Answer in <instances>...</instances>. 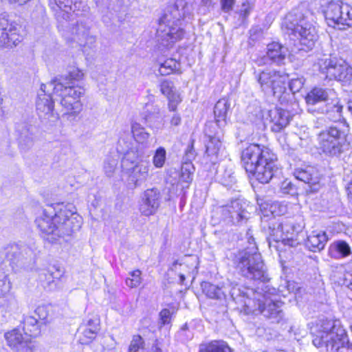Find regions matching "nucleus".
I'll use <instances>...</instances> for the list:
<instances>
[{
  "label": "nucleus",
  "instance_id": "nucleus-1",
  "mask_svg": "<svg viewBox=\"0 0 352 352\" xmlns=\"http://www.w3.org/2000/svg\"><path fill=\"white\" fill-rule=\"evenodd\" d=\"M309 111L324 114L333 123L318 135V148L327 157L340 158L350 149L349 126L342 118L343 106L331 89L315 87L306 96Z\"/></svg>",
  "mask_w": 352,
  "mask_h": 352
},
{
  "label": "nucleus",
  "instance_id": "nucleus-2",
  "mask_svg": "<svg viewBox=\"0 0 352 352\" xmlns=\"http://www.w3.org/2000/svg\"><path fill=\"white\" fill-rule=\"evenodd\" d=\"M35 223L43 236L54 242L78 230L82 219L72 204L56 203L44 208L35 219Z\"/></svg>",
  "mask_w": 352,
  "mask_h": 352
},
{
  "label": "nucleus",
  "instance_id": "nucleus-3",
  "mask_svg": "<svg viewBox=\"0 0 352 352\" xmlns=\"http://www.w3.org/2000/svg\"><path fill=\"white\" fill-rule=\"evenodd\" d=\"M254 77L261 91L265 95L273 96L282 105L292 103L294 94L303 87L304 79L293 78L289 81V75L274 69H258L254 68Z\"/></svg>",
  "mask_w": 352,
  "mask_h": 352
},
{
  "label": "nucleus",
  "instance_id": "nucleus-4",
  "mask_svg": "<svg viewBox=\"0 0 352 352\" xmlns=\"http://www.w3.org/2000/svg\"><path fill=\"white\" fill-rule=\"evenodd\" d=\"M312 342L322 352H352V342L339 320H321Z\"/></svg>",
  "mask_w": 352,
  "mask_h": 352
},
{
  "label": "nucleus",
  "instance_id": "nucleus-5",
  "mask_svg": "<svg viewBox=\"0 0 352 352\" xmlns=\"http://www.w3.org/2000/svg\"><path fill=\"white\" fill-rule=\"evenodd\" d=\"M233 263L242 276L254 281L266 283L270 278L258 248H245L234 254Z\"/></svg>",
  "mask_w": 352,
  "mask_h": 352
},
{
  "label": "nucleus",
  "instance_id": "nucleus-6",
  "mask_svg": "<svg viewBox=\"0 0 352 352\" xmlns=\"http://www.w3.org/2000/svg\"><path fill=\"white\" fill-rule=\"evenodd\" d=\"M307 14L308 12L305 14L298 10H294L286 15L283 26L287 34L296 36L301 45L311 50L318 35L315 26L308 21Z\"/></svg>",
  "mask_w": 352,
  "mask_h": 352
},
{
  "label": "nucleus",
  "instance_id": "nucleus-7",
  "mask_svg": "<svg viewBox=\"0 0 352 352\" xmlns=\"http://www.w3.org/2000/svg\"><path fill=\"white\" fill-rule=\"evenodd\" d=\"M270 236L268 239L269 247L277 252L286 250V247L295 248L300 243L299 237L303 238L302 228L290 221L279 223L277 228L270 226Z\"/></svg>",
  "mask_w": 352,
  "mask_h": 352
},
{
  "label": "nucleus",
  "instance_id": "nucleus-8",
  "mask_svg": "<svg viewBox=\"0 0 352 352\" xmlns=\"http://www.w3.org/2000/svg\"><path fill=\"white\" fill-rule=\"evenodd\" d=\"M84 74L76 67H69L67 74L58 76L47 84H42V89L45 91L52 90L54 95H67L69 96L81 97L84 94L82 87L76 85V82H79L83 78Z\"/></svg>",
  "mask_w": 352,
  "mask_h": 352
},
{
  "label": "nucleus",
  "instance_id": "nucleus-9",
  "mask_svg": "<svg viewBox=\"0 0 352 352\" xmlns=\"http://www.w3.org/2000/svg\"><path fill=\"white\" fill-rule=\"evenodd\" d=\"M185 32L181 28V20L175 19L171 12H166L159 19L156 39L159 45L169 48L183 38Z\"/></svg>",
  "mask_w": 352,
  "mask_h": 352
},
{
  "label": "nucleus",
  "instance_id": "nucleus-10",
  "mask_svg": "<svg viewBox=\"0 0 352 352\" xmlns=\"http://www.w3.org/2000/svg\"><path fill=\"white\" fill-rule=\"evenodd\" d=\"M258 293L263 295V299H258V308L263 317L270 323H285V314L282 308L283 303L271 298V295L276 293V289H270L269 285H265V288H261Z\"/></svg>",
  "mask_w": 352,
  "mask_h": 352
},
{
  "label": "nucleus",
  "instance_id": "nucleus-11",
  "mask_svg": "<svg viewBox=\"0 0 352 352\" xmlns=\"http://www.w3.org/2000/svg\"><path fill=\"white\" fill-rule=\"evenodd\" d=\"M325 20L329 26L352 24V6L346 1H331L322 10Z\"/></svg>",
  "mask_w": 352,
  "mask_h": 352
},
{
  "label": "nucleus",
  "instance_id": "nucleus-12",
  "mask_svg": "<svg viewBox=\"0 0 352 352\" xmlns=\"http://www.w3.org/2000/svg\"><path fill=\"white\" fill-rule=\"evenodd\" d=\"M321 73L329 80L349 82L352 78V68L345 61L338 60L336 57H324L318 60Z\"/></svg>",
  "mask_w": 352,
  "mask_h": 352
},
{
  "label": "nucleus",
  "instance_id": "nucleus-13",
  "mask_svg": "<svg viewBox=\"0 0 352 352\" xmlns=\"http://www.w3.org/2000/svg\"><path fill=\"white\" fill-rule=\"evenodd\" d=\"M247 204L241 199H234L226 205L220 206L218 210L221 220L228 225L241 226L250 218Z\"/></svg>",
  "mask_w": 352,
  "mask_h": 352
},
{
  "label": "nucleus",
  "instance_id": "nucleus-14",
  "mask_svg": "<svg viewBox=\"0 0 352 352\" xmlns=\"http://www.w3.org/2000/svg\"><path fill=\"white\" fill-rule=\"evenodd\" d=\"M268 156H272V152L268 148L257 144H250L241 152V162L246 172L253 171L256 166Z\"/></svg>",
  "mask_w": 352,
  "mask_h": 352
},
{
  "label": "nucleus",
  "instance_id": "nucleus-15",
  "mask_svg": "<svg viewBox=\"0 0 352 352\" xmlns=\"http://www.w3.org/2000/svg\"><path fill=\"white\" fill-rule=\"evenodd\" d=\"M51 91H48V88H46L44 91L42 89L41 85L36 102L37 114L41 121L45 124L54 122L58 118V114L54 112Z\"/></svg>",
  "mask_w": 352,
  "mask_h": 352
},
{
  "label": "nucleus",
  "instance_id": "nucleus-16",
  "mask_svg": "<svg viewBox=\"0 0 352 352\" xmlns=\"http://www.w3.org/2000/svg\"><path fill=\"white\" fill-rule=\"evenodd\" d=\"M280 169L276 163V157L272 153V156H268L256 166L251 174L258 182L261 184L269 183L273 177L280 173Z\"/></svg>",
  "mask_w": 352,
  "mask_h": 352
},
{
  "label": "nucleus",
  "instance_id": "nucleus-17",
  "mask_svg": "<svg viewBox=\"0 0 352 352\" xmlns=\"http://www.w3.org/2000/svg\"><path fill=\"white\" fill-rule=\"evenodd\" d=\"M293 175L297 179L308 185L307 192H316L321 186L322 176L318 168L314 166L302 165L295 168Z\"/></svg>",
  "mask_w": 352,
  "mask_h": 352
},
{
  "label": "nucleus",
  "instance_id": "nucleus-18",
  "mask_svg": "<svg viewBox=\"0 0 352 352\" xmlns=\"http://www.w3.org/2000/svg\"><path fill=\"white\" fill-rule=\"evenodd\" d=\"M195 157V151L192 144H191L187 146L185 151L179 175L177 185L181 186L182 190L188 188L193 179L195 168L192 163V160Z\"/></svg>",
  "mask_w": 352,
  "mask_h": 352
},
{
  "label": "nucleus",
  "instance_id": "nucleus-19",
  "mask_svg": "<svg viewBox=\"0 0 352 352\" xmlns=\"http://www.w3.org/2000/svg\"><path fill=\"white\" fill-rule=\"evenodd\" d=\"M8 344L16 352H33L36 348L35 342L28 334L14 329L5 334Z\"/></svg>",
  "mask_w": 352,
  "mask_h": 352
},
{
  "label": "nucleus",
  "instance_id": "nucleus-20",
  "mask_svg": "<svg viewBox=\"0 0 352 352\" xmlns=\"http://www.w3.org/2000/svg\"><path fill=\"white\" fill-rule=\"evenodd\" d=\"M21 40L22 36L19 34L17 24L5 18H0V47H12L16 46Z\"/></svg>",
  "mask_w": 352,
  "mask_h": 352
},
{
  "label": "nucleus",
  "instance_id": "nucleus-21",
  "mask_svg": "<svg viewBox=\"0 0 352 352\" xmlns=\"http://www.w3.org/2000/svg\"><path fill=\"white\" fill-rule=\"evenodd\" d=\"M32 254L30 248L25 244L13 243L5 246L1 251V256L9 262L10 265L18 264L23 259H27Z\"/></svg>",
  "mask_w": 352,
  "mask_h": 352
},
{
  "label": "nucleus",
  "instance_id": "nucleus-22",
  "mask_svg": "<svg viewBox=\"0 0 352 352\" xmlns=\"http://www.w3.org/2000/svg\"><path fill=\"white\" fill-rule=\"evenodd\" d=\"M228 286H226V292H229L232 300L236 303L241 304L251 311V302H253L254 300L251 299L250 296L254 294V290L242 285H239L235 282L228 280Z\"/></svg>",
  "mask_w": 352,
  "mask_h": 352
},
{
  "label": "nucleus",
  "instance_id": "nucleus-23",
  "mask_svg": "<svg viewBox=\"0 0 352 352\" xmlns=\"http://www.w3.org/2000/svg\"><path fill=\"white\" fill-rule=\"evenodd\" d=\"M150 164L148 161L140 160L129 169L125 170L128 174L129 184L132 187L140 186L148 176Z\"/></svg>",
  "mask_w": 352,
  "mask_h": 352
},
{
  "label": "nucleus",
  "instance_id": "nucleus-24",
  "mask_svg": "<svg viewBox=\"0 0 352 352\" xmlns=\"http://www.w3.org/2000/svg\"><path fill=\"white\" fill-rule=\"evenodd\" d=\"M160 193L157 188L145 190L140 205V211L144 216L154 214L160 204Z\"/></svg>",
  "mask_w": 352,
  "mask_h": 352
},
{
  "label": "nucleus",
  "instance_id": "nucleus-25",
  "mask_svg": "<svg viewBox=\"0 0 352 352\" xmlns=\"http://www.w3.org/2000/svg\"><path fill=\"white\" fill-rule=\"evenodd\" d=\"M266 54L270 64L280 67L286 64L289 50L280 43L273 41L267 45Z\"/></svg>",
  "mask_w": 352,
  "mask_h": 352
},
{
  "label": "nucleus",
  "instance_id": "nucleus-26",
  "mask_svg": "<svg viewBox=\"0 0 352 352\" xmlns=\"http://www.w3.org/2000/svg\"><path fill=\"white\" fill-rule=\"evenodd\" d=\"M206 147L208 163L211 166H216L219 160L223 157L225 149L220 136L208 135V140L206 144ZM206 164H208V162Z\"/></svg>",
  "mask_w": 352,
  "mask_h": 352
},
{
  "label": "nucleus",
  "instance_id": "nucleus-27",
  "mask_svg": "<svg viewBox=\"0 0 352 352\" xmlns=\"http://www.w3.org/2000/svg\"><path fill=\"white\" fill-rule=\"evenodd\" d=\"M267 116L272 124L271 130L273 132H280L289 123L292 116L289 112L281 108L274 107L267 111Z\"/></svg>",
  "mask_w": 352,
  "mask_h": 352
},
{
  "label": "nucleus",
  "instance_id": "nucleus-28",
  "mask_svg": "<svg viewBox=\"0 0 352 352\" xmlns=\"http://www.w3.org/2000/svg\"><path fill=\"white\" fill-rule=\"evenodd\" d=\"M160 91L168 99V109L169 111L175 112L177 111V106L182 99L180 94L176 89L173 81L168 79H164L161 81Z\"/></svg>",
  "mask_w": 352,
  "mask_h": 352
},
{
  "label": "nucleus",
  "instance_id": "nucleus-29",
  "mask_svg": "<svg viewBox=\"0 0 352 352\" xmlns=\"http://www.w3.org/2000/svg\"><path fill=\"white\" fill-rule=\"evenodd\" d=\"M100 331V320L98 318L89 319L82 323L78 328V332L82 335L80 342L82 344L90 343L96 337Z\"/></svg>",
  "mask_w": 352,
  "mask_h": 352
},
{
  "label": "nucleus",
  "instance_id": "nucleus-30",
  "mask_svg": "<svg viewBox=\"0 0 352 352\" xmlns=\"http://www.w3.org/2000/svg\"><path fill=\"white\" fill-rule=\"evenodd\" d=\"M212 166L216 173V179L223 186L231 187L236 182L232 163L223 162L217 167L216 166Z\"/></svg>",
  "mask_w": 352,
  "mask_h": 352
},
{
  "label": "nucleus",
  "instance_id": "nucleus-31",
  "mask_svg": "<svg viewBox=\"0 0 352 352\" xmlns=\"http://www.w3.org/2000/svg\"><path fill=\"white\" fill-rule=\"evenodd\" d=\"M17 141L21 152H28L34 145L33 127L23 123L16 127Z\"/></svg>",
  "mask_w": 352,
  "mask_h": 352
},
{
  "label": "nucleus",
  "instance_id": "nucleus-32",
  "mask_svg": "<svg viewBox=\"0 0 352 352\" xmlns=\"http://www.w3.org/2000/svg\"><path fill=\"white\" fill-rule=\"evenodd\" d=\"M142 116L150 127L159 128L162 122L160 105L154 102H148L145 104Z\"/></svg>",
  "mask_w": 352,
  "mask_h": 352
},
{
  "label": "nucleus",
  "instance_id": "nucleus-33",
  "mask_svg": "<svg viewBox=\"0 0 352 352\" xmlns=\"http://www.w3.org/2000/svg\"><path fill=\"white\" fill-rule=\"evenodd\" d=\"M327 240L325 232L314 230L307 236L305 245L309 251L320 252L324 249Z\"/></svg>",
  "mask_w": 352,
  "mask_h": 352
},
{
  "label": "nucleus",
  "instance_id": "nucleus-34",
  "mask_svg": "<svg viewBox=\"0 0 352 352\" xmlns=\"http://www.w3.org/2000/svg\"><path fill=\"white\" fill-rule=\"evenodd\" d=\"M67 95H58L61 97L60 104L65 109V116L75 117L82 110V103L80 100V97H72Z\"/></svg>",
  "mask_w": 352,
  "mask_h": 352
},
{
  "label": "nucleus",
  "instance_id": "nucleus-35",
  "mask_svg": "<svg viewBox=\"0 0 352 352\" xmlns=\"http://www.w3.org/2000/svg\"><path fill=\"white\" fill-rule=\"evenodd\" d=\"M351 253V248L349 243L342 240L334 241L329 248V255L336 259L346 258Z\"/></svg>",
  "mask_w": 352,
  "mask_h": 352
},
{
  "label": "nucleus",
  "instance_id": "nucleus-36",
  "mask_svg": "<svg viewBox=\"0 0 352 352\" xmlns=\"http://www.w3.org/2000/svg\"><path fill=\"white\" fill-rule=\"evenodd\" d=\"M257 204L264 216L268 217L271 214L275 217L283 213L284 206L278 201H264L257 198Z\"/></svg>",
  "mask_w": 352,
  "mask_h": 352
},
{
  "label": "nucleus",
  "instance_id": "nucleus-37",
  "mask_svg": "<svg viewBox=\"0 0 352 352\" xmlns=\"http://www.w3.org/2000/svg\"><path fill=\"white\" fill-rule=\"evenodd\" d=\"M230 107V102L226 98L219 100L214 107V114L216 123L219 126L226 124L228 113Z\"/></svg>",
  "mask_w": 352,
  "mask_h": 352
},
{
  "label": "nucleus",
  "instance_id": "nucleus-38",
  "mask_svg": "<svg viewBox=\"0 0 352 352\" xmlns=\"http://www.w3.org/2000/svg\"><path fill=\"white\" fill-rule=\"evenodd\" d=\"M203 292L210 298L221 300L226 298V287H219L210 282L201 283Z\"/></svg>",
  "mask_w": 352,
  "mask_h": 352
},
{
  "label": "nucleus",
  "instance_id": "nucleus-39",
  "mask_svg": "<svg viewBox=\"0 0 352 352\" xmlns=\"http://www.w3.org/2000/svg\"><path fill=\"white\" fill-rule=\"evenodd\" d=\"M41 324L35 316H27L23 318V331L33 339L40 333Z\"/></svg>",
  "mask_w": 352,
  "mask_h": 352
},
{
  "label": "nucleus",
  "instance_id": "nucleus-40",
  "mask_svg": "<svg viewBox=\"0 0 352 352\" xmlns=\"http://www.w3.org/2000/svg\"><path fill=\"white\" fill-rule=\"evenodd\" d=\"M89 26L85 21H77L70 28V32L72 35V40L78 43H82V41H85V36L89 32Z\"/></svg>",
  "mask_w": 352,
  "mask_h": 352
},
{
  "label": "nucleus",
  "instance_id": "nucleus-41",
  "mask_svg": "<svg viewBox=\"0 0 352 352\" xmlns=\"http://www.w3.org/2000/svg\"><path fill=\"white\" fill-rule=\"evenodd\" d=\"M199 352H234L227 342L223 340H214L201 345Z\"/></svg>",
  "mask_w": 352,
  "mask_h": 352
},
{
  "label": "nucleus",
  "instance_id": "nucleus-42",
  "mask_svg": "<svg viewBox=\"0 0 352 352\" xmlns=\"http://www.w3.org/2000/svg\"><path fill=\"white\" fill-rule=\"evenodd\" d=\"M131 133L135 141L139 144H147L150 134L146 131L145 129L138 122H133L131 124Z\"/></svg>",
  "mask_w": 352,
  "mask_h": 352
},
{
  "label": "nucleus",
  "instance_id": "nucleus-43",
  "mask_svg": "<svg viewBox=\"0 0 352 352\" xmlns=\"http://www.w3.org/2000/svg\"><path fill=\"white\" fill-rule=\"evenodd\" d=\"M138 151L133 149L126 151L122 160V167L124 170L129 169L137 162H140L141 160Z\"/></svg>",
  "mask_w": 352,
  "mask_h": 352
},
{
  "label": "nucleus",
  "instance_id": "nucleus-44",
  "mask_svg": "<svg viewBox=\"0 0 352 352\" xmlns=\"http://www.w3.org/2000/svg\"><path fill=\"white\" fill-rule=\"evenodd\" d=\"M0 306L6 311L11 313L16 311L19 309L18 302L12 295L0 298Z\"/></svg>",
  "mask_w": 352,
  "mask_h": 352
},
{
  "label": "nucleus",
  "instance_id": "nucleus-45",
  "mask_svg": "<svg viewBox=\"0 0 352 352\" xmlns=\"http://www.w3.org/2000/svg\"><path fill=\"white\" fill-rule=\"evenodd\" d=\"M253 9V5L246 1L241 5L240 10L235 12V14L239 15L238 25H241L245 23L250 12Z\"/></svg>",
  "mask_w": 352,
  "mask_h": 352
},
{
  "label": "nucleus",
  "instance_id": "nucleus-46",
  "mask_svg": "<svg viewBox=\"0 0 352 352\" xmlns=\"http://www.w3.org/2000/svg\"><path fill=\"white\" fill-rule=\"evenodd\" d=\"M177 63L175 59L170 58L161 63L159 68V73L162 76H166L172 74L176 69Z\"/></svg>",
  "mask_w": 352,
  "mask_h": 352
},
{
  "label": "nucleus",
  "instance_id": "nucleus-47",
  "mask_svg": "<svg viewBox=\"0 0 352 352\" xmlns=\"http://www.w3.org/2000/svg\"><path fill=\"white\" fill-rule=\"evenodd\" d=\"M166 152L164 148H158L153 158V163L156 168H162L166 161Z\"/></svg>",
  "mask_w": 352,
  "mask_h": 352
},
{
  "label": "nucleus",
  "instance_id": "nucleus-48",
  "mask_svg": "<svg viewBox=\"0 0 352 352\" xmlns=\"http://www.w3.org/2000/svg\"><path fill=\"white\" fill-rule=\"evenodd\" d=\"M118 161V159L108 157L104 162V170L107 177H111L116 169Z\"/></svg>",
  "mask_w": 352,
  "mask_h": 352
},
{
  "label": "nucleus",
  "instance_id": "nucleus-49",
  "mask_svg": "<svg viewBox=\"0 0 352 352\" xmlns=\"http://www.w3.org/2000/svg\"><path fill=\"white\" fill-rule=\"evenodd\" d=\"M141 272L139 270H134L130 273V277L125 280L126 285L131 287H137L141 283Z\"/></svg>",
  "mask_w": 352,
  "mask_h": 352
},
{
  "label": "nucleus",
  "instance_id": "nucleus-50",
  "mask_svg": "<svg viewBox=\"0 0 352 352\" xmlns=\"http://www.w3.org/2000/svg\"><path fill=\"white\" fill-rule=\"evenodd\" d=\"M280 192L284 195H289L291 196L298 194L296 186L288 179H285L281 183Z\"/></svg>",
  "mask_w": 352,
  "mask_h": 352
},
{
  "label": "nucleus",
  "instance_id": "nucleus-51",
  "mask_svg": "<svg viewBox=\"0 0 352 352\" xmlns=\"http://www.w3.org/2000/svg\"><path fill=\"white\" fill-rule=\"evenodd\" d=\"M143 345L142 338L139 335L134 336L129 345V352H138L140 349L143 347Z\"/></svg>",
  "mask_w": 352,
  "mask_h": 352
},
{
  "label": "nucleus",
  "instance_id": "nucleus-52",
  "mask_svg": "<svg viewBox=\"0 0 352 352\" xmlns=\"http://www.w3.org/2000/svg\"><path fill=\"white\" fill-rule=\"evenodd\" d=\"M32 316H35V317L38 319V321L43 323V321H44L48 316L47 307L45 306H38L34 310Z\"/></svg>",
  "mask_w": 352,
  "mask_h": 352
},
{
  "label": "nucleus",
  "instance_id": "nucleus-53",
  "mask_svg": "<svg viewBox=\"0 0 352 352\" xmlns=\"http://www.w3.org/2000/svg\"><path fill=\"white\" fill-rule=\"evenodd\" d=\"M11 286L9 282L6 280H0V298L6 297L7 295H10L9 292Z\"/></svg>",
  "mask_w": 352,
  "mask_h": 352
},
{
  "label": "nucleus",
  "instance_id": "nucleus-54",
  "mask_svg": "<svg viewBox=\"0 0 352 352\" xmlns=\"http://www.w3.org/2000/svg\"><path fill=\"white\" fill-rule=\"evenodd\" d=\"M347 268L351 271L344 274L343 284L352 291V263L347 265Z\"/></svg>",
  "mask_w": 352,
  "mask_h": 352
},
{
  "label": "nucleus",
  "instance_id": "nucleus-55",
  "mask_svg": "<svg viewBox=\"0 0 352 352\" xmlns=\"http://www.w3.org/2000/svg\"><path fill=\"white\" fill-rule=\"evenodd\" d=\"M161 324L163 325L169 324L171 320V314L169 309H164L160 313Z\"/></svg>",
  "mask_w": 352,
  "mask_h": 352
},
{
  "label": "nucleus",
  "instance_id": "nucleus-56",
  "mask_svg": "<svg viewBox=\"0 0 352 352\" xmlns=\"http://www.w3.org/2000/svg\"><path fill=\"white\" fill-rule=\"evenodd\" d=\"M48 283L54 282V278H60L62 276V272L59 269H56V272L47 271V273L44 274Z\"/></svg>",
  "mask_w": 352,
  "mask_h": 352
},
{
  "label": "nucleus",
  "instance_id": "nucleus-57",
  "mask_svg": "<svg viewBox=\"0 0 352 352\" xmlns=\"http://www.w3.org/2000/svg\"><path fill=\"white\" fill-rule=\"evenodd\" d=\"M235 0H221V9L224 12L232 10Z\"/></svg>",
  "mask_w": 352,
  "mask_h": 352
},
{
  "label": "nucleus",
  "instance_id": "nucleus-58",
  "mask_svg": "<svg viewBox=\"0 0 352 352\" xmlns=\"http://www.w3.org/2000/svg\"><path fill=\"white\" fill-rule=\"evenodd\" d=\"M96 41V37L95 36L91 35L89 32L86 36H85V41H82V43H78L80 45L88 46L89 47H91L94 44Z\"/></svg>",
  "mask_w": 352,
  "mask_h": 352
},
{
  "label": "nucleus",
  "instance_id": "nucleus-59",
  "mask_svg": "<svg viewBox=\"0 0 352 352\" xmlns=\"http://www.w3.org/2000/svg\"><path fill=\"white\" fill-rule=\"evenodd\" d=\"M253 61L255 63V65L258 67H262V66H265L267 65H271L270 61L267 54L263 55L261 56H258L255 59H254Z\"/></svg>",
  "mask_w": 352,
  "mask_h": 352
},
{
  "label": "nucleus",
  "instance_id": "nucleus-60",
  "mask_svg": "<svg viewBox=\"0 0 352 352\" xmlns=\"http://www.w3.org/2000/svg\"><path fill=\"white\" fill-rule=\"evenodd\" d=\"M246 238H247V240H248V242L249 243V246H248L246 248H250V247H252L254 244V245L257 248L256 246V242H255V239L253 236V234H252V230L250 229H248L247 230V232H246Z\"/></svg>",
  "mask_w": 352,
  "mask_h": 352
},
{
  "label": "nucleus",
  "instance_id": "nucleus-61",
  "mask_svg": "<svg viewBox=\"0 0 352 352\" xmlns=\"http://www.w3.org/2000/svg\"><path fill=\"white\" fill-rule=\"evenodd\" d=\"M182 122V118L179 113L176 112V111L174 112L173 116H172L170 119V124L173 126H179Z\"/></svg>",
  "mask_w": 352,
  "mask_h": 352
},
{
  "label": "nucleus",
  "instance_id": "nucleus-62",
  "mask_svg": "<svg viewBox=\"0 0 352 352\" xmlns=\"http://www.w3.org/2000/svg\"><path fill=\"white\" fill-rule=\"evenodd\" d=\"M2 1H8L10 3H17L19 5H23L30 0H1Z\"/></svg>",
  "mask_w": 352,
  "mask_h": 352
},
{
  "label": "nucleus",
  "instance_id": "nucleus-63",
  "mask_svg": "<svg viewBox=\"0 0 352 352\" xmlns=\"http://www.w3.org/2000/svg\"><path fill=\"white\" fill-rule=\"evenodd\" d=\"M65 1L66 0H54V2L59 8H62L63 6H65Z\"/></svg>",
  "mask_w": 352,
  "mask_h": 352
},
{
  "label": "nucleus",
  "instance_id": "nucleus-64",
  "mask_svg": "<svg viewBox=\"0 0 352 352\" xmlns=\"http://www.w3.org/2000/svg\"><path fill=\"white\" fill-rule=\"evenodd\" d=\"M348 196L350 199H352V182L349 184L347 187Z\"/></svg>",
  "mask_w": 352,
  "mask_h": 352
}]
</instances>
